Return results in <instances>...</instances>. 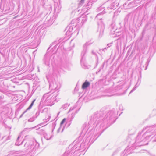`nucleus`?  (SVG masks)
<instances>
[{
  "instance_id": "f257e3e1",
  "label": "nucleus",
  "mask_w": 156,
  "mask_h": 156,
  "mask_svg": "<svg viewBox=\"0 0 156 156\" xmlns=\"http://www.w3.org/2000/svg\"><path fill=\"white\" fill-rule=\"evenodd\" d=\"M115 113L113 110H111L106 114L104 118L100 116V113L97 112L91 116L90 121L88 123L89 128L95 126L98 128L101 129L108 123L112 124L115 122L114 118Z\"/></svg>"
},
{
  "instance_id": "f03ea898",
  "label": "nucleus",
  "mask_w": 156,
  "mask_h": 156,
  "mask_svg": "<svg viewBox=\"0 0 156 156\" xmlns=\"http://www.w3.org/2000/svg\"><path fill=\"white\" fill-rule=\"evenodd\" d=\"M58 94V92H48L44 94L41 100V102L45 105L51 106L55 102H57L58 100H57V96Z\"/></svg>"
},
{
  "instance_id": "7ed1b4c3",
  "label": "nucleus",
  "mask_w": 156,
  "mask_h": 156,
  "mask_svg": "<svg viewBox=\"0 0 156 156\" xmlns=\"http://www.w3.org/2000/svg\"><path fill=\"white\" fill-rule=\"evenodd\" d=\"M155 127L156 128V124L154 125L151 126L149 127H146L144 130H146L147 131L144 134L142 135L141 133H139L138 134L137 137H136L135 143L137 146H142L145 144L143 143L140 144H138L142 142H145L146 140H147L149 138L152 136L151 133H152L153 132L150 133V132L152 131L153 129V128Z\"/></svg>"
},
{
  "instance_id": "20e7f679",
  "label": "nucleus",
  "mask_w": 156,
  "mask_h": 156,
  "mask_svg": "<svg viewBox=\"0 0 156 156\" xmlns=\"http://www.w3.org/2000/svg\"><path fill=\"white\" fill-rule=\"evenodd\" d=\"M60 87V85L58 83L55 82H52L50 83L49 89L51 90L50 92H52L55 91L58 92V90Z\"/></svg>"
},
{
  "instance_id": "39448f33",
  "label": "nucleus",
  "mask_w": 156,
  "mask_h": 156,
  "mask_svg": "<svg viewBox=\"0 0 156 156\" xmlns=\"http://www.w3.org/2000/svg\"><path fill=\"white\" fill-rule=\"evenodd\" d=\"M109 1L112 2L110 6H107V9L108 10L110 9H115L118 6L119 4V0H109Z\"/></svg>"
},
{
  "instance_id": "423d86ee",
  "label": "nucleus",
  "mask_w": 156,
  "mask_h": 156,
  "mask_svg": "<svg viewBox=\"0 0 156 156\" xmlns=\"http://www.w3.org/2000/svg\"><path fill=\"white\" fill-rule=\"evenodd\" d=\"M93 42L91 40L86 42L83 45V50L82 51L81 55L84 56L87 51V47L92 44Z\"/></svg>"
},
{
  "instance_id": "0eeeda50",
  "label": "nucleus",
  "mask_w": 156,
  "mask_h": 156,
  "mask_svg": "<svg viewBox=\"0 0 156 156\" xmlns=\"http://www.w3.org/2000/svg\"><path fill=\"white\" fill-rule=\"evenodd\" d=\"M82 57L81 59V64L83 68L85 69H89L91 68V66L90 65H88L85 62L84 59L83 58L84 56L81 55Z\"/></svg>"
},
{
  "instance_id": "6e6552de",
  "label": "nucleus",
  "mask_w": 156,
  "mask_h": 156,
  "mask_svg": "<svg viewBox=\"0 0 156 156\" xmlns=\"http://www.w3.org/2000/svg\"><path fill=\"white\" fill-rule=\"evenodd\" d=\"M108 5V2H107L104 4V5H102L100 7L98 8V12H100L101 11H103L102 12H100V13H101V14H104L106 13V9H104L105 8L104 7V5L107 6Z\"/></svg>"
},
{
  "instance_id": "1a4fd4ad",
  "label": "nucleus",
  "mask_w": 156,
  "mask_h": 156,
  "mask_svg": "<svg viewBox=\"0 0 156 156\" xmlns=\"http://www.w3.org/2000/svg\"><path fill=\"white\" fill-rule=\"evenodd\" d=\"M50 57L48 56V54L46 53L44 59V62L45 64L47 66L49 65Z\"/></svg>"
},
{
  "instance_id": "9d476101",
  "label": "nucleus",
  "mask_w": 156,
  "mask_h": 156,
  "mask_svg": "<svg viewBox=\"0 0 156 156\" xmlns=\"http://www.w3.org/2000/svg\"><path fill=\"white\" fill-rule=\"evenodd\" d=\"M87 16H84L83 17L81 16L78 18V20L81 21V23H82V25H83L87 21Z\"/></svg>"
},
{
  "instance_id": "9b49d317",
  "label": "nucleus",
  "mask_w": 156,
  "mask_h": 156,
  "mask_svg": "<svg viewBox=\"0 0 156 156\" xmlns=\"http://www.w3.org/2000/svg\"><path fill=\"white\" fill-rule=\"evenodd\" d=\"M90 83L89 82L86 80L83 84L82 88L83 89H85L90 86Z\"/></svg>"
},
{
  "instance_id": "f8f14e48",
  "label": "nucleus",
  "mask_w": 156,
  "mask_h": 156,
  "mask_svg": "<svg viewBox=\"0 0 156 156\" xmlns=\"http://www.w3.org/2000/svg\"><path fill=\"white\" fill-rule=\"evenodd\" d=\"M132 4V3H129L128 2H126L125 4H123L124 8L125 9H126L131 7L132 6L131 5Z\"/></svg>"
},
{
  "instance_id": "ddd939ff",
  "label": "nucleus",
  "mask_w": 156,
  "mask_h": 156,
  "mask_svg": "<svg viewBox=\"0 0 156 156\" xmlns=\"http://www.w3.org/2000/svg\"><path fill=\"white\" fill-rule=\"evenodd\" d=\"M39 133L43 135L44 138H46V136L47 135V134L45 132L44 129H40Z\"/></svg>"
},
{
  "instance_id": "4468645a",
  "label": "nucleus",
  "mask_w": 156,
  "mask_h": 156,
  "mask_svg": "<svg viewBox=\"0 0 156 156\" xmlns=\"http://www.w3.org/2000/svg\"><path fill=\"white\" fill-rule=\"evenodd\" d=\"M21 135H19L17 140H16V143H15V144L17 145V146H20V145H22V144L24 141V140L21 142V143H20V142H19V140L20 139V137H21Z\"/></svg>"
},
{
  "instance_id": "2eb2a0df",
  "label": "nucleus",
  "mask_w": 156,
  "mask_h": 156,
  "mask_svg": "<svg viewBox=\"0 0 156 156\" xmlns=\"http://www.w3.org/2000/svg\"><path fill=\"white\" fill-rule=\"evenodd\" d=\"M139 81V79H138V81L136 85H135L134 88L132 89V90L129 93V94L131 93L132 92H133V91H134L139 86L140 84V83H139V84L138 83V81Z\"/></svg>"
},
{
  "instance_id": "dca6fc26",
  "label": "nucleus",
  "mask_w": 156,
  "mask_h": 156,
  "mask_svg": "<svg viewBox=\"0 0 156 156\" xmlns=\"http://www.w3.org/2000/svg\"><path fill=\"white\" fill-rule=\"evenodd\" d=\"M104 24H102L101 27V29L100 30V35H102L103 34V33L104 32Z\"/></svg>"
},
{
  "instance_id": "f3484780",
  "label": "nucleus",
  "mask_w": 156,
  "mask_h": 156,
  "mask_svg": "<svg viewBox=\"0 0 156 156\" xmlns=\"http://www.w3.org/2000/svg\"><path fill=\"white\" fill-rule=\"evenodd\" d=\"M101 13H98L96 16L95 19H98L100 21V22H101V20H102V18L100 17L101 15Z\"/></svg>"
},
{
  "instance_id": "a211bd4d",
  "label": "nucleus",
  "mask_w": 156,
  "mask_h": 156,
  "mask_svg": "<svg viewBox=\"0 0 156 156\" xmlns=\"http://www.w3.org/2000/svg\"><path fill=\"white\" fill-rule=\"evenodd\" d=\"M35 100L36 99H34L33 101L29 106L26 109L27 110H29L31 108Z\"/></svg>"
},
{
  "instance_id": "6ab92c4d",
  "label": "nucleus",
  "mask_w": 156,
  "mask_h": 156,
  "mask_svg": "<svg viewBox=\"0 0 156 156\" xmlns=\"http://www.w3.org/2000/svg\"><path fill=\"white\" fill-rule=\"evenodd\" d=\"M35 100L36 99H34L33 101L29 106L26 109L27 110H29L31 108Z\"/></svg>"
},
{
  "instance_id": "aec40b11",
  "label": "nucleus",
  "mask_w": 156,
  "mask_h": 156,
  "mask_svg": "<svg viewBox=\"0 0 156 156\" xmlns=\"http://www.w3.org/2000/svg\"><path fill=\"white\" fill-rule=\"evenodd\" d=\"M36 117L35 116H33L32 118H30L28 120V122H32L34 121L36 119Z\"/></svg>"
},
{
  "instance_id": "412c9836",
  "label": "nucleus",
  "mask_w": 156,
  "mask_h": 156,
  "mask_svg": "<svg viewBox=\"0 0 156 156\" xmlns=\"http://www.w3.org/2000/svg\"><path fill=\"white\" fill-rule=\"evenodd\" d=\"M130 14H129L127 15L125 17L124 19V21L125 22H127L128 21Z\"/></svg>"
},
{
  "instance_id": "4be33fe9",
  "label": "nucleus",
  "mask_w": 156,
  "mask_h": 156,
  "mask_svg": "<svg viewBox=\"0 0 156 156\" xmlns=\"http://www.w3.org/2000/svg\"><path fill=\"white\" fill-rule=\"evenodd\" d=\"M85 0H81L79 3V5L80 6H81L83 5V4L84 3V1Z\"/></svg>"
},
{
  "instance_id": "5701e85b",
  "label": "nucleus",
  "mask_w": 156,
  "mask_h": 156,
  "mask_svg": "<svg viewBox=\"0 0 156 156\" xmlns=\"http://www.w3.org/2000/svg\"><path fill=\"white\" fill-rule=\"evenodd\" d=\"M77 111H76L75 113H73L72 114H71V119H73L74 118V117L75 114L76 113H77Z\"/></svg>"
},
{
  "instance_id": "b1692460",
  "label": "nucleus",
  "mask_w": 156,
  "mask_h": 156,
  "mask_svg": "<svg viewBox=\"0 0 156 156\" xmlns=\"http://www.w3.org/2000/svg\"><path fill=\"white\" fill-rule=\"evenodd\" d=\"M66 118H64L61 121L60 125L61 126H62V125L63 124V123H64L65 121H66Z\"/></svg>"
},
{
  "instance_id": "393cba45",
  "label": "nucleus",
  "mask_w": 156,
  "mask_h": 156,
  "mask_svg": "<svg viewBox=\"0 0 156 156\" xmlns=\"http://www.w3.org/2000/svg\"><path fill=\"white\" fill-rule=\"evenodd\" d=\"M39 114H40L39 111H37L36 113V114L35 115V116H34L35 117H36V118L38 116V115H39Z\"/></svg>"
},
{
  "instance_id": "a878e982",
  "label": "nucleus",
  "mask_w": 156,
  "mask_h": 156,
  "mask_svg": "<svg viewBox=\"0 0 156 156\" xmlns=\"http://www.w3.org/2000/svg\"><path fill=\"white\" fill-rule=\"evenodd\" d=\"M28 143H29L28 142V143L26 142L24 145V147H26L27 149H29V148L28 147H29L28 146Z\"/></svg>"
},
{
  "instance_id": "bb28decb",
  "label": "nucleus",
  "mask_w": 156,
  "mask_h": 156,
  "mask_svg": "<svg viewBox=\"0 0 156 156\" xmlns=\"http://www.w3.org/2000/svg\"><path fill=\"white\" fill-rule=\"evenodd\" d=\"M92 54L94 55L97 56V55L95 52L94 51V50H92L91 51Z\"/></svg>"
},
{
  "instance_id": "cd10ccee",
  "label": "nucleus",
  "mask_w": 156,
  "mask_h": 156,
  "mask_svg": "<svg viewBox=\"0 0 156 156\" xmlns=\"http://www.w3.org/2000/svg\"><path fill=\"white\" fill-rule=\"evenodd\" d=\"M67 106H68L67 104H65V105H63V106H62V108L63 109H65V108H66L67 107Z\"/></svg>"
},
{
  "instance_id": "c85d7f7f",
  "label": "nucleus",
  "mask_w": 156,
  "mask_h": 156,
  "mask_svg": "<svg viewBox=\"0 0 156 156\" xmlns=\"http://www.w3.org/2000/svg\"><path fill=\"white\" fill-rule=\"evenodd\" d=\"M77 148V145H74L73 147H72V150H74L75 149H76Z\"/></svg>"
},
{
  "instance_id": "c756f323",
  "label": "nucleus",
  "mask_w": 156,
  "mask_h": 156,
  "mask_svg": "<svg viewBox=\"0 0 156 156\" xmlns=\"http://www.w3.org/2000/svg\"><path fill=\"white\" fill-rule=\"evenodd\" d=\"M27 111L26 110H25L23 112V113L20 116V118H21L24 114Z\"/></svg>"
},
{
  "instance_id": "7c9ffc66",
  "label": "nucleus",
  "mask_w": 156,
  "mask_h": 156,
  "mask_svg": "<svg viewBox=\"0 0 156 156\" xmlns=\"http://www.w3.org/2000/svg\"><path fill=\"white\" fill-rule=\"evenodd\" d=\"M11 136L10 135L6 139L5 141H7L10 139Z\"/></svg>"
},
{
  "instance_id": "2f4dec72",
  "label": "nucleus",
  "mask_w": 156,
  "mask_h": 156,
  "mask_svg": "<svg viewBox=\"0 0 156 156\" xmlns=\"http://www.w3.org/2000/svg\"><path fill=\"white\" fill-rule=\"evenodd\" d=\"M152 136H151L152 137H155V139L154 140V141L155 142H156V134L154 136H153V134H152Z\"/></svg>"
},
{
  "instance_id": "473e14b6",
  "label": "nucleus",
  "mask_w": 156,
  "mask_h": 156,
  "mask_svg": "<svg viewBox=\"0 0 156 156\" xmlns=\"http://www.w3.org/2000/svg\"><path fill=\"white\" fill-rule=\"evenodd\" d=\"M62 126H61L60 125V126L59 128H58V130H57V132L58 133H59L60 131V130L62 128Z\"/></svg>"
},
{
  "instance_id": "72a5a7b5",
  "label": "nucleus",
  "mask_w": 156,
  "mask_h": 156,
  "mask_svg": "<svg viewBox=\"0 0 156 156\" xmlns=\"http://www.w3.org/2000/svg\"><path fill=\"white\" fill-rule=\"evenodd\" d=\"M112 44V43H110L108 44L107 45L108 46V47L107 48H108V47H110Z\"/></svg>"
},
{
  "instance_id": "f704fd0d",
  "label": "nucleus",
  "mask_w": 156,
  "mask_h": 156,
  "mask_svg": "<svg viewBox=\"0 0 156 156\" xmlns=\"http://www.w3.org/2000/svg\"><path fill=\"white\" fill-rule=\"evenodd\" d=\"M47 136H46V139L47 140H50L51 138V137H50V138H48V136H47Z\"/></svg>"
},
{
  "instance_id": "c9c22d12",
  "label": "nucleus",
  "mask_w": 156,
  "mask_h": 156,
  "mask_svg": "<svg viewBox=\"0 0 156 156\" xmlns=\"http://www.w3.org/2000/svg\"><path fill=\"white\" fill-rule=\"evenodd\" d=\"M84 143H82L80 145V147H81L83 146H84Z\"/></svg>"
},
{
  "instance_id": "e433bc0d",
  "label": "nucleus",
  "mask_w": 156,
  "mask_h": 156,
  "mask_svg": "<svg viewBox=\"0 0 156 156\" xmlns=\"http://www.w3.org/2000/svg\"><path fill=\"white\" fill-rule=\"evenodd\" d=\"M150 62V60H148L147 62V65H148V64H149V62Z\"/></svg>"
},
{
  "instance_id": "4c0bfd02",
  "label": "nucleus",
  "mask_w": 156,
  "mask_h": 156,
  "mask_svg": "<svg viewBox=\"0 0 156 156\" xmlns=\"http://www.w3.org/2000/svg\"><path fill=\"white\" fill-rule=\"evenodd\" d=\"M74 108H73L72 109H71V108H70V109L69 110V112H70Z\"/></svg>"
},
{
  "instance_id": "58836bf2",
  "label": "nucleus",
  "mask_w": 156,
  "mask_h": 156,
  "mask_svg": "<svg viewBox=\"0 0 156 156\" xmlns=\"http://www.w3.org/2000/svg\"><path fill=\"white\" fill-rule=\"evenodd\" d=\"M106 49V48H105L103 49L102 50L103 51H105V50Z\"/></svg>"
},
{
  "instance_id": "ea45409f",
  "label": "nucleus",
  "mask_w": 156,
  "mask_h": 156,
  "mask_svg": "<svg viewBox=\"0 0 156 156\" xmlns=\"http://www.w3.org/2000/svg\"><path fill=\"white\" fill-rule=\"evenodd\" d=\"M64 126H63L62 128V130L61 131V132H62L63 131V129H64Z\"/></svg>"
},
{
  "instance_id": "a19ab883",
  "label": "nucleus",
  "mask_w": 156,
  "mask_h": 156,
  "mask_svg": "<svg viewBox=\"0 0 156 156\" xmlns=\"http://www.w3.org/2000/svg\"><path fill=\"white\" fill-rule=\"evenodd\" d=\"M148 66V65H147V66H146V67L145 69V70H146L147 69V67Z\"/></svg>"
},
{
  "instance_id": "79ce46f5",
  "label": "nucleus",
  "mask_w": 156,
  "mask_h": 156,
  "mask_svg": "<svg viewBox=\"0 0 156 156\" xmlns=\"http://www.w3.org/2000/svg\"><path fill=\"white\" fill-rule=\"evenodd\" d=\"M50 47L48 49V51L50 49Z\"/></svg>"
},
{
  "instance_id": "37998d69",
  "label": "nucleus",
  "mask_w": 156,
  "mask_h": 156,
  "mask_svg": "<svg viewBox=\"0 0 156 156\" xmlns=\"http://www.w3.org/2000/svg\"><path fill=\"white\" fill-rule=\"evenodd\" d=\"M75 152V151H73V152H72L71 153H73V152Z\"/></svg>"
},
{
  "instance_id": "c03bdc74",
  "label": "nucleus",
  "mask_w": 156,
  "mask_h": 156,
  "mask_svg": "<svg viewBox=\"0 0 156 156\" xmlns=\"http://www.w3.org/2000/svg\"><path fill=\"white\" fill-rule=\"evenodd\" d=\"M39 125H42V124H40Z\"/></svg>"
},
{
  "instance_id": "a18cd8bd",
  "label": "nucleus",
  "mask_w": 156,
  "mask_h": 156,
  "mask_svg": "<svg viewBox=\"0 0 156 156\" xmlns=\"http://www.w3.org/2000/svg\"><path fill=\"white\" fill-rule=\"evenodd\" d=\"M4 136H3L2 138L3 139L4 138Z\"/></svg>"
}]
</instances>
